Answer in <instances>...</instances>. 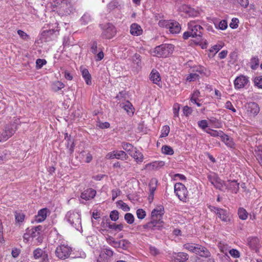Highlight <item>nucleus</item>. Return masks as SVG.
Masks as SVG:
<instances>
[{
	"label": "nucleus",
	"mask_w": 262,
	"mask_h": 262,
	"mask_svg": "<svg viewBox=\"0 0 262 262\" xmlns=\"http://www.w3.org/2000/svg\"><path fill=\"white\" fill-rule=\"evenodd\" d=\"M188 31L183 33V38L187 39L189 37L196 38L197 43L203 41V28L197 21H190L188 23Z\"/></svg>",
	"instance_id": "1"
},
{
	"label": "nucleus",
	"mask_w": 262,
	"mask_h": 262,
	"mask_svg": "<svg viewBox=\"0 0 262 262\" xmlns=\"http://www.w3.org/2000/svg\"><path fill=\"white\" fill-rule=\"evenodd\" d=\"M184 247L187 250L195 253L202 257H209L210 253L205 247L192 243H187L184 245Z\"/></svg>",
	"instance_id": "2"
},
{
	"label": "nucleus",
	"mask_w": 262,
	"mask_h": 262,
	"mask_svg": "<svg viewBox=\"0 0 262 262\" xmlns=\"http://www.w3.org/2000/svg\"><path fill=\"white\" fill-rule=\"evenodd\" d=\"M174 50V46L171 44H163L155 48L154 53L158 57H166L171 55Z\"/></svg>",
	"instance_id": "3"
},
{
	"label": "nucleus",
	"mask_w": 262,
	"mask_h": 262,
	"mask_svg": "<svg viewBox=\"0 0 262 262\" xmlns=\"http://www.w3.org/2000/svg\"><path fill=\"white\" fill-rule=\"evenodd\" d=\"M66 219L77 230H79V228L81 227L80 215L78 212L69 211L66 215Z\"/></svg>",
	"instance_id": "4"
},
{
	"label": "nucleus",
	"mask_w": 262,
	"mask_h": 262,
	"mask_svg": "<svg viewBox=\"0 0 262 262\" xmlns=\"http://www.w3.org/2000/svg\"><path fill=\"white\" fill-rule=\"evenodd\" d=\"M17 124L13 122L8 124L4 130L0 134V142H4L10 138L17 129Z\"/></svg>",
	"instance_id": "5"
},
{
	"label": "nucleus",
	"mask_w": 262,
	"mask_h": 262,
	"mask_svg": "<svg viewBox=\"0 0 262 262\" xmlns=\"http://www.w3.org/2000/svg\"><path fill=\"white\" fill-rule=\"evenodd\" d=\"M72 248L67 244H63L57 247L55 254L58 258L61 259H65L70 256Z\"/></svg>",
	"instance_id": "6"
},
{
	"label": "nucleus",
	"mask_w": 262,
	"mask_h": 262,
	"mask_svg": "<svg viewBox=\"0 0 262 262\" xmlns=\"http://www.w3.org/2000/svg\"><path fill=\"white\" fill-rule=\"evenodd\" d=\"M246 114L249 118H255L260 111L259 105L254 102L247 103L244 105Z\"/></svg>",
	"instance_id": "7"
},
{
	"label": "nucleus",
	"mask_w": 262,
	"mask_h": 262,
	"mask_svg": "<svg viewBox=\"0 0 262 262\" xmlns=\"http://www.w3.org/2000/svg\"><path fill=\"white\" fill-rule=\"evenodd\" d=\"M208 181L216 188L222 191L226 183L214 172H210L207 176Z\"/></svg>",
	"instance_id": "8"
},
{
	"label": "nucleus",
	"mask_w": 262,
	"mask_h": 262,
	"mask_svg": "<svg viewBox=\"0 0 262 262\" xmlns=\"http://www.w3.org/2000/svg\"><path fill=\"white\" fill-rule=\"evenodd\" d=\"M174 192L181 201L187 202L188 192L184 185L181 183H176L174 185Z\"/></svg>",
	"instance_id": "9"
},
{
	"label": "nucleus",
	"mask_w": 262,
	"mask_h": 262,
	"mask_svg": "<svg viewBox=\"0 0 262 262\" xmlns=\"http://www.w3.org/2000/svg\"><path fill=\"white\" fill-rule=\"evenodd\" d=\"M102 29L103 31L102 34L105 38L111 39L116 34V30L112 24L108 23L103 25Z\"/></svg>",
	"instance_id": "10"
},
{
	"label": "nucleus",
	"mask_w": 262,
	"mask_h": 262,
	"mask_svg": "<svg viewBox=\"0 0 262 262\" xmlns=\"http://www.w3.org/2000/svg\"><path fill=\"white\" fill-rule=\"evenodd\" d=\"M164 213V209L163 206H160L152 210L151 213V219L155 220L158 223L161 224V219Z\"/></svg>",
	"instance_id": "11"
},
{
	"label": "nucleus",
	"mask_w": 262,
	"mask_h": 262,
	"mask_svg": "<svg viewBox=\"0 0 262 262\" xmlns=\"http://www.w3.org/2000/svg\"><path fill=\"white\" fill-rule=\"evenodd\" d=\"M33 257L36 260H39V262H48V254L41 249L37 248L33 251Z\"/></svg>",
	"instance_id": "12"
},
{
	"label": "nucleus",
	"mask_w": 262,
	"mask_h": 262,
	"mask_svg": "<svg viewBox=\"0 0 262 262\" xmlns=\"http://www.w3.org/2000/svg\"><path fill=\"white\" fill-rule=\"evenodd\" d=\"M211 210L215 213L223 221L226 222L230 220L226 210L215 207H211Z\"/></svg>",
	"instance_id": "13"
},
{
	"label": "nucleus",
	"mask_w": 262,
	"mask_h": 262,
	"mask_svg": "<svg viewBox=\"0 0 262 262\" xmlns=\"http://www.w3.org/2000/svg\"><path fill=\"white\" fill-rule=\"evenodd\" d=\"M161 226V223L151 219L150 222L143 225V228L147 231H154L160 230Z\"/></svg>",
	"instance_id": "14"
},
{
	"label": "nucleus",
	"mask_w": 262,
	"mask_h": 262,
	"mask_svg": "<svg viewBox=\"0 0 262 262\" xmlns=\"http://www.w3.org/2000/svg\"><path fill=\"white\" fill-rule=\"evenodd\" d=\"M96 194V191L92 188H88L81 193L80 197L85 201L93 199Z\"/></svg>",
	"instance_id": "15"
},
{
	"label": "nucleus",
	"mask_w": 262,
	"mask_h": 262,
	"mask_svg": "<svg viewBox=\"0 0 262 262\" xmlns=\"http://www.w3.org/2000/svg\"><path fill=\"white\" fill-rule=\"evenodd\" d=\"M248 79L246 76L241 75L237 77L234 80V86L235 89H239L244 88L248 83Z\"/></svg>",
	"instance_id": "16"
},
{
	"label": "nucleus",
	"mask_w": 262,
	"mask_h": 262,
	"mask_svg": "<svg viewBox=\"0 0 262 262\" xmlns=\"http://www.w3.org/2000/svg\"><path fill=\"white\" fill-rule=\"evenodd\" d=\"M172 34H177L180 32L181 29V26L179 23L176 21L171 20L169 26H168V28Z\"/></svg>",
	"instance_id": "17"
},
{
	"label": "nucleus",
	"mask_w": 262,
	"mask_h": 262,
	"mask_svg": "<svg viewBox=\"0 0 262 262\" xmlns=\"http://www.w3.org/2000/svg\"><path fill=\"white\" fill-rule=\"evenodd\" d=\"M228 185L226 184V188L230 190L232 192L236 193L239 190V183L235 180H228Z\"/></svg>",
	"instance_id": "18"
},
{
	"label": "nucleus",
	"mask_w": 262,
	"mask_h": 262,
	"mask_svg": "<svg viewBox=\"0 0 262 262\" xmlns=\"http://www.w3.org/2000/svg\"><path fill=\"white\" fill-rule=\"evenodd\" d=\"M48 209L43 208L38 211L37 215L36 216L35 220L37 222H41L45 221L47 216Z\"/></svg>",
	"instance_id": "19"
},
{
	"label": "nucleus",
	"mask_w": 262,
	"mask_h": 262,
	"mask_svg": "<svg viewBox=\"0 0 262 262\" xmlns=\"http://www.w3.org/2000/svg\"><path fill=\"white\" fill-rule=\"evenodd\" d=\"M248 245L250 247L256 250L259 246V239L256 237H249L248 238Z\"/></svg>",
	"instance_id": "20"
},
{
	"label": "nucleus",
	"mask_w": 262,
	"mask_h": 262,
	"mask_svg": "<svg viewBox=\"0 0 262 262\" xmlns=\"http://www.w3.org/2000/svg\"><path fill=\"white\" fill-rule=\"evenodd\" d=\"M142 30L137 24H133L130 28V33L135 36H139L142 34Z\"/></svg>",
	"instance_id": "21"
},
{
	"label": "nucleus",
	"mask_w": 262,
	"mask_h": 262,
	"mask_svg": "<svg viewBox=\"0 0 262 262\" xmlns=\"http://www.w3.org/2000/svg\"><path fill=\"white\" fill-rule=\"evenodd\" d=\"M176 256H174V261L175 262H182L185 261L188 258V255L184 252H179L176 254Z\"/></svg>",
	"instance_id": "22"
},
{
	"label": "nucleus",
	"mask_w": 262,
	"mask_h": 262,
	"mask_svg": "<svg viewBox=\"0 0 262 262\" xmlns=\"http://www.w3.org/2000/svg\"><path fill=\"white\" fill-rule=\"evenodd\" d=\"M150 79L153 83L158 84L161 80L160 74L156 71L152 70L150 74Z\"/></svg>",
	"instance_id": "23"
},
{
	"label": "nucleus",
	"mask_w": 262,
	"mask_h": 262,
	"mask_svg": "<svg viewBox=\"0 0 262 262\" xmlns=\"http://www.w3.org/2000/svg\"><path fill=\"white\" fill-rule=\"evenodd\" d=\"M122 146L123 149L127 152L129 155L137 149L136 147L129 143H122Z\"/></svg>",
	"instance_id": "24"
},
{
	"label": "nucleus",
	"mask_w": 262,
	"mask_h": 262,
	"mask_svg": "<svg viewBox=\"0 0 262 262\" xmlns=\"http://www.w3.org/2000/svg\"><path fill=\"white\" fill-rule=\"evenodd\" d=\"M133 62L137 69L141 68V56L139 54L136 53L132 57Z\"/></svg>",
	"instance_id": "25"
},
{
	"label": "nucleus",
	"mask_w": 262,
	"mask_h": 262,
	"mask_svg": "<svg viewBox=\"0 0 262 262\" xmlns=\"http://www.w3.org/2000/svg\"><path fill=\"white\" fill-rule=\"evenodd\" d=\"M81 73L83 77L84 78L86 83L88 85H90L92 83L91 76L87 69H83L81 71Z\"/></svg>",
	"instance_id": "26"
},
{
	"label": "nucleus",
	"mask_w": 262,
	"mask_h": 262,
	"mask_svg": "<svg viewBox=\"0 0 262 262\" xmlns=\"http://www.w3.org/2000/svg\"><path fill=\"white\" fill-rule=\"evenodd\" d=\"M221 138L222 140L229 147H232L234 144L232 141V139L230 138L228 135L223 133Z\"/></svg>",
	"instance_id": "27"
},
{
	"label": "nucleus",
	"mask_w": 262,
	"mask_h": 262,
	"mask_svg": "<svg viewBox=\"0 0 262 262\" xmlns=\"http://www.w3.org/2000/svg\"><path fill=\"white\" fill-rule=\"evenodd\" d=\"M121 105H122V107L126 111L128 115L133 114L134 108L132 104L129 101H126L125 103L121 104Z\"/></svg>",
	"instance_id": "28"
},
{
	"label": "nucleus",
	"mask_w": 262,
	"mask_h": 262,
	"mask_svg": "<svg viewBox=\"0 0 262 262\" xmlns=\"http://www.w3.org/2000/svg\"><path fill=\"white\" fill-rule=\"evenodd\" d=\"M130 156L132 157L137 162H141L143 161V156L142 154L137 149Z\"/></svg>",
	"instance_id": "29"
},
{
	"label": "nucleus",
	"mask_w": 262,
	"mask_h": 262,
	"mask_svg": "<svg viewBox=\"0 0 262 262\" xmlns=\"http://www.w3.org/2000/svg\"><path fill=\"white\" fill-rule=\"evenodd\" d=\"M62 9L65 12V15L70 14L73 11V7L70 3L65 2L63 4Z\"/></svg>",
	"instance_id": "30"
},
{
	"label": "nucleus",
	"mask_w": 262,
	"mask_h": 262,
	"mask_svg": "<svg viewBox=\"0 0 262 262\" xmlns=\"http://www.w3.org/2000/svg\"><path fill=\"white\" fill-rule=\"evenodd\" d=\"M115 155L116 156V159H121L122 160H126L128 158L125 152L122 150L115 151Z\"/></svg>",
	"instance_id": "31"
},
{
	"label": "nucleus",
	"mask_w": 262,
	"mask_h": 262,
	"mask_svg": "<svg viewBox=\"0 0 262 262\" xmlns=\"http://www.w3.org/2000/svg\"><path fill=\"white\" fill-rule=\"evenodd\" d=\"M238 215L240 219L245 220L248 217V212L243 208H239L238 210Z\"/></svg>",
	"instance_id": "32"
},
{
	"label": "nucleus",
	"mask_w": 262,
	"mask_h": 262,
	"mask_svg": "<svg viewBox=\"0 0 262 262\" xmlns=\"http://www.w3.org/2000/svg\"><path fill=\"white\" fill-rule=\"evenodd\" d=\"M157 182L158 181L157 179L155 178L152 179L150 180V182L149 184V192H151V193H154V192L157 188Z\"/></svg>",
	"instance_id": "33"
},
{
	"label": "nucleus",
	"mask_w": 262,
	"mask_h": 262,
	"mask_svg": "<svg viewBox=\"0 0 262 262\" xmlns=\"http://www.w3.org/2000/svg\"><path fill=\"white\" fill-rule=\"evenodd\" d=\"M64 86V85L63 83L57 81L54 82V83L52 85V89L55 92H58V91L61 90L62 88H63Z\"/></svg>",
	"instance_id": "34"
},
{
	"label": "nucleus",
	"mask_w": 262,
	"mask_h": 262,
	"mask_svg": "<svg viewBox=\"0 0 262 262\" xmlns=\"http://www.w3.org/2000/svg\"><path fill=\"white\" fill-rule=\"evenodd\" d=\"M186 13L188 14V16L191 17L197 16L199 14L198 11L190 7H188L186 9Z\"/></svg>",
	"instance_id": "35"
},
{
	"label": "nucleus",
	"mask_w": 262,
	"mask_h": 262,
	"mask_svg": "<svg viewBox=\"0 0 262 262\" xmlns=\"http://www.w3.org/2000/svg\"><path fill=\"white\" fill-rule=\"evenodd\" d=\"M162 151L163 154L168 155H172L174 152L172 148L167 145H164L162 146Z\"/></svg>",
	"instance_id": "36"
},
{
	"label": "nucleus",
	"mask_w": 262,
	"mask_h": 262,
	"mask_svg": "<svg viewBox=\"0 0 262 262\" xmlns=\"http://www.w3.org/2000/svg\"><path fill=\"white\" fill-rule=\"evenodd\" d=\"M108 227L110 229H114L115 231H121L123 229V225L122 224L116 225L115 223L108 224Z\"/></svg>",
	"instance_id": "37"
},
{
	"label": "nucleus",
	"mask_w": 262,
	"mask_h": 262,
	"mask_svg": "<svg viewBox=\"0 0 262 262\" xmlns=\"http://www.w3.org/2000/svg\"><path fill=\"white\" fill-rule=\"evenodd\" d=\"M124 219L129 224H132L134 222L135 217L130 213H127L124 215Z\"/></svg>",
	"instance_id": "38"
},
{
	"label": "nucleus",
	"mask_w": 262,
	"mask_h": 262,
	"mask_svg": "<svg viewBox=\"0 0 262 262\" xmlns=\"http://www.w3.org/2000/svg\"><path fill=\"white\" fill-rule=\"evenodd\" d=\"M206 132L210 134L211 136L220 137H221L222 135H223V133L222 131H217L211 129H208V130H206Z\"/></svg>",
	"instance_id": "39"
},
{
	"label": "nucleus",
	"mask_w": 262,
	"mask_h": 262,
	"mask_svg": "<svg viewBox=\"0 0 262 262\" xmlns=\"http://www.w3.org/2000/svg\"><path fill=\"white\" fill-rule=\"evenodd\" d=\"M25 216V214L23 213L16 212L15 213V221L17 223H22L24 220Z\"/></svg>",
	"instance_id": "40"
},
{
	"label": "nucleus",
	"mask_w": 262,
	"mask_h": 262,
	"mask_svg": "<svg viewBox=\"0 0 262 262\" xmlns=\"http://www.w3.org/2000/svg\"><path fill=\"white\" fill-rule=\"evenodd\" d=\"M170 131V128L168 125H165L163 127L161 130V138L165 137L168 136Z\"/></svg>",
	"instance_id": "41"
},
{
	"label": "nucleus",
	"mask_w": 262,
	"mask_h": 262,
	"mask_svg": "<svg viewBox=\"0 0 262 262\" xmlns=\"http://www.w3.org/2000/svg\"><path fill=\"white\" fill-rule=\"evenodd\" d=\"M118 205L124 211H129L130 210L129 207L122 201H119L117 202Z\"/></svg>",
	"instance_id": "42"
},
{
	"label": "nucleus",
	"mask_w": 262,
	"mask_h": 262,
	"mask_svg": "<svg viewBox=\"0 0 262 262\" xmlns=\"http://www.w3.org/2000/svg\"><path fill=\"white\" fill-rule=\"evenodd\" d=\"M136 214L139 219L142 220L146 216V212L142 209H138L136 211Z\"/></svg>",
	"instance_id": "43"
},
{
	"label": "nucleus",
	"mask_w": 262,
	"mask_h": 262,
	"mask_svg": "<svg viewBox=\"0 0 262 262\" xmlns=\"http://www.w3.org/2000/svg\"><path fill=\"white\" fill-rule=\"evenodd\" d=\"M110 217L113 221H116L119 218V212L117 210H113L111 212Z\"/></svg>",
	"instance_id": "44"
},
{
	"label": "nucleus",
	"mask_w": 262,
	"mask_h": 262,
	"mask_svg": "<svg viewBox=\"0 0 262 262\" xmlns=\"http://www.w3.org/2000/svg\"><path fill=\"white\" fill-rule=\"evenodd\" d=\"M46 63L47 61L45 59H37L36 61V68L38 69H40Z\"/></svg>",
	"instance_id": "45"
},
{
	"label": "nucleus",
	"mask_w": 262,
	"mask_h": 262,
	"mask_svg": "<svg viewBox=\"0 0 262 262\" xmlns=\"http://www.w3.org/2000/svg\"><path fill=\"white\" fill-rule=\"evenodd\" d=\"M231 256L234 258H239L240 257L239 252L235 249H232L229 251Z\"/></svg>",
	"instance_id": "46"
},
{
	"label": "nucleus",
	"mask_w": 262,
	"mask_h": 262,
	"mask_svg": "<svg viewBox=\"0 0 262 262\" xmlns=\"http://www.w3.org/2000/svg\"><path fill=\"white\" fill-rule=\"evenodd\" d=\"M91 52L96 54L97 52V43L96 41H93L91 43V48H90Z\"/></svg>",
	"instance_id": "47"
},
{
	"label": "nucleus",
	"mask_w": 262,
	"mask_h": 262,
	"mask_svg": "<svg viewBox=\"0 0 262 262\" xmlns=\"http://www.w3.org/2000/svg\"><path fill=\"white\" fill-rule=\"evenodd\" d=\"M255 85L262 89V76L256 77L254 79Z\"/></svg>",
	"instance_id": "48"
},
{
	"label": "nucleus",
	"mask_w": 262,
	"mask_h": 262,
	"mask_svg": "<svg viewBox=\"0 0 262 262\" xmlns=\"http://www.w3.org/2000/svg\"><path fill=\"white\" fill-rule=\"evenodd\" d=\"M164 162L163 161H156L152 163V167L154 169H157L163 167L164 165Z\"/></svg>",
	"instance_id": "49"
},
{
	"label": "nucleus",
	"mask_w": 262,
	"mask_h": 262,
	"mask_svg": "<svg viewBox=\"0 0 262 262\" xmlns=\"http://www.w3.org/2000/svg\"><path fill=\"white\" fill-rule=\"evenodd\" d=\"M171 20H161L159 21V25L160 27H165L168 28V26H169Z\"/></svg>",
	"instance_id": "50"
},
{
	"label": "nucleus",
	"mask_w": 262,
	"mask_h": 262,
	"mask_svg": "<svg viewBox=\"0 0 262 262\" xmlns=\"http://www.w3.org/2000/svg\"><path fill=\"white\" fill-rule=\"evenodd\" d=\"M180 110V105L178 103H175L173 106V111L174 117L179 116V111Z\"/></svg>",
	"instance_id": "51"
},
{
	"label": "nucleus",
	"mask_w": 262,
	"mask_h": 262,
	"mask_svg": "<svg viewBox=\"0 0 262 262\" xmlns=\"http://www.w3.org/2000/svg\"><path fill=\"white\" fill-rule=\"evenodd\" d=\"M199 75L196 73H191L187 77V80L191 81L198 79Z\"/></svg>",
	"instance_id": "52"
},
{
	"label": "nucleus",
	"mask_w": 262,
	"mask_h": 262,
	"mask_svg": "<svg viewBox=\"0 0 262 262\" xmlns=\"http://www.w3.org/2000/svg\"><path fill=\"white\" fill-rule=\"evenodd\" d=\"M198 125L200 127L204 129L208 126L207 122L205 120H203L198 122Z\"/></svg>",
	"instance_id": "53"
},
{
	"label": "nucleus",
	"mask_w": 262,
	"mask_h": 262,
	"mask_svg": "<svg viewBox=\"0 0 262 262\" xmlns=\"http://www.w3.org/2000/svg\"><path fill=\"white\" fill-rule=\"evenodd\" d=\"M17 33L23 39H27L29 38V35L22 30H18Z\"/></svg>",
	"instance_id": "54"
},
{
	"label": "nucleus",
	"mask_w": 262,
	"mask_h": 262,
	"mask_svg": "<svg viewBox=\"0 0 262 262\" xmlns=\"http://www.w3.org/2000/svg\"><path fill=\"white\" fill-rule=\"evenodd\" d=\"M225 107L232 111L233 112H236L235 108L233 106L231 102L229 101H227L225 104Z\"/></svg>",
	"instance_id": "55"
},
{
	"label": "nucleus",
	"mask_w": 262,
	"mask_h": 262,
	"mask_svg": "<svg viewBox=\"0 0 262 262\" xmlns=\"http://www.w3.org/2000/svg\"><path fill=\"white\" fill-rule=\"evenodd\" d=\"M219 28L221 30H225L227 27V22L225 20L220 21L219 25Z\"/></svg>",
	"instance_id": "56"
},
{
	"label": "nucleus",
	"mask_w": 262,
	"mask_h": 262,
	"mask_svg": "<svg viewBox=\"0 0 262 262\" xmlns=\"http://www.w3.org/2000/svg\"><path fill=\"white\" fill-rule=\"evenodd\" d=\"M110 124L108 122H100L97 125V126H98L99 128L104 129V128H107L110 127Z\"/></svg>",
	"instance_id": "57"
},
{
	"label": "nucleus",
	"mask_w": 262,
	"mask_h": 262,
	"mask_svg": "<svg viewBox=\"0 0 262 262\" xmlns=\"http://www.w3.org/2000/svg\"><path fill=\"white\" fill-rule=\"evenodd\" d=\"M232 23H230V26L233 29H235L238 27L237 23H238V19L234 18L232 19Z\"/></svg>",
	"instance_id": "58"
},
{
	"label": "nucleus",
	"mask_w": 262,
	"mask_h": 262,
	"mask_svg": "<svg viewBox=\"0 0 262 262\" xmlns=\"http://www.w3.org/2000/svg\"><path fill=\"white\" fill-rule=\"evenodd\" d=\"M192 112V109L191 107H188V106H185L183 108V113L186 116H188Z\"/></svg>",
	"instance_id": "59"
},
{
	"label": "nucleus",
	"mask_w": 262,
	"mask_h": 262,
	"mask_svg": "<svg viewBox=\"0 0 262 262\" xmlns=\"http://www.w3.org/2000/svg\"><path fill=\"white\" fill-rule=\"evenodd\" d=\"M237 2L241 6L244 8H246L249 5L248 0H237Z\"/></svg>",
	"instance_id": "60"
},
{
	"label": "nucleus",
	"mask_w": 262,
	"mask_h": 262,
	"mask_svg": "<svg viewBox=\"0 0 262 262\" xmlns=\"http://www.w3.org/2000/svg\"><path fill=\"white\" fill-rule=\"evenodd\" d=\"M119 242L120 248L125 249L127 248V245L128 244V242L125 240H121Z\"/></svg>",
	"instance_id": "61"
},
{
	"label": "nucleus",
	"mask_w": 262,
	"mask_h": 262,
	"mask_svg": "<svg viewBox=\"0 0 262 262\" xmlns=\"http://www.w3.org/2000/svg\"><path fill=\"white\" fill-rule=\"evenodd\" d=\"M227 53V50H223L219 54V57L220 59H224L226 57Z\"/></svg>",
	"instance_id": "62"
},
{
	"label": "nucleus",
	"mask_w": 262,
	"mask_h": 262,
	"mask_svg": "<svg viewBox=\"0 0 262 262\" xmlns=\"http://www.w3.org/2000/svg\"><path fill=\"white\" fill-rule=\"evenodd\" d=\"M104 57L103 52L101 51L99 52L96 55V60L99 61L102 59Z\"/></svg>",
	"instance_id": "63"
},
{
	"label": "nucleus",
	"mask_w": 262,
	"mask_h": 262,
	"mask_svg": "<svg viewBox=\"0 0 262 262\" xmlns=\"http://www.w3.org/2000/svg\"><path fill=\"white\" fill-rule=\"evenodd\" d=\"M104 253L109 257L113 255V251L109 249H105L104 250Z\"/></svg>",
	"instance_id": "64"
}]
</instances>
